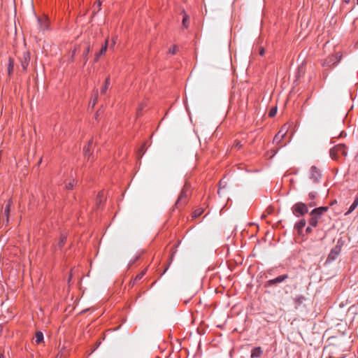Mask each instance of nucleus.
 Listing matches in <instances>:
<instances>
[{
  "label": "nucleus",
  "instance_id": "40",
  "mask_svg": "<svg viewBox=\"0 0 358 358\" xmlns=\"http://www.w3.org/2000/svg\"><path fill=\"white\" fill-rule=\"evenodd\" d=\"M343 134H344V131L342 130V131H340V133H339V134H338V137H342V136H343Z\"/></svg>",
  "mask_w": 358,
  "mask_h": 358
},
{
  "label": "nucleus",
  "instance_id": "8",
  "mask_svg": "<svg viewBox=\"0 0 358 358\" xmlns=\"http://www.w3.org/2000/svg\"><path fill=\"white\" fill-rule=\"evenodd\" d=\"M21 66L23 71H26L30 61V54L29 52H24L20 59Z\"/></svg>",
  "mask_w": 358,
  "mask_h": 358
},
{
  "label": "nucleus",
  "instance_id": "42",
  "mask_svg": "<svg viewBox=\"0 0 358 358\" xmlns=\"http://www.w3.org/2000/svg\"><path fill=\"white\" fill-rule=\"evenodd\" d=\"M143 147H141V149L139 150V151L143 152Z\"/></svg>",
  "mask_w": 358,
  "mask_h": 358
},
{
  "label": "nucleus",
  "instance_id": "11",
  "mask_svg": "<svg viewBox=\"0 0 358 358\" xmlns=\"http://www.w3.org/2000/svg\"><path fill=\"white\" fill-rule=\"evenodd\" d=\"M12 205V201L10 199L8 200L7 204L4 207L3 212V217H6V222H8L9 220V214L10 210V206Z\"/></svg>",
  "mask_w": 358,
  "mask_h": 358
},
{
  "label": "nucleus",
  "instance_id": "20",
  "mask_svg": "<svg viewBox=\"0 0 358 358\" xmlns=\"http://www.w3.org/2000/svg\"><path fill=\"white\" fill-rule=\"evenodd\" d=\"M110 85V76L106 78L104 85L101 89V94H105Z\"/></svg>",
  "mask_w": 358,
  "mask_h": 358
},
{
  "label": "nucleus",
  "instance_id": "29",
  "mask_svg": "<svg viewBox=\"0 0 358 358\" xmlns=\"http://www.w3.org/2000/svg\"><path fill=\"white\" fill-rule=\"evenodd\" d=\"M97 98H98V91L97 90H96L94 91V99L93 100V101L92 102V106L94 107L96 103V101H97Z\"/></svg>",
  "mask_w": 358,
  "mask_h": 358
},
{
  "label": "nucleus",
  "instance_id": "44",
  "mask_svg": "<svg viewBox=\"0 0 358 358\" xmlns=\"http://www.w3.org/2000/svg\"><path fill=\"white\" fill-rule=\"evenodd\" d=\"M0 358H4L3 356H0Z\"/></svg>",
  "mask_w": 358,
  "mask_h": 358
},
{
  "label": "nucleus",
  "instance_id": "1",
  "mask_svg": "<svg viewBox=\"0 0 358 358\" xmlns=\"http://www.w3.org/2000/svg\"><path fill=\"white\" fill-rule=\"evenodd\" d=\"M190 194L191 185L189 182H186L175 203V208L180 209L184 207L187 204Z\"/></svg>",
  "mask_w": 358,
  "mask_h": 358
},
{
  "label": "nucleus",
  "instance_id": "19",
  "mask_svg": "<svg viewBox=\"0 0 358 358\" xmlns=\"http://www.w3.org/2000/svg\"><path fill=\"white\" fill-rule=\"evenodd\" d=\"M182 14L183 15V17H182V26L184 28H187L189 27V17L188 15L186 14V13L185 12V10H182Z\"/></svg>",
  "mask_w": 358,
  "mask_h": 358
},
{
  "label": "nucleus",
  "instance_id": "12",
  "mask_svg": "<svg viewBox=\"0 0 358 358\" xmlns=\"http://www.w3.org/2000/svg\"><path fill=\"white\" fill-rule=\"evenodd\" d=\"M37 20H38V23L39 29L41 31H45V30L48 29V20L46 18L38 17Z\"/></svg>",
  "mask_w": 358,
  "mask_h": 358
},
{
  "label": "nucleus",
  "instance_id": "34",
  "mask_svg": "<svg viewBox=\"0 0 358 358\" xmlns=\"http://www.w3.org/2000/svg\"><path fill=\"white\" fill-rule=\"evenodd\" d=\"M234 147L237 149H239L242 147V145L240 141H238L235 143Z\"/></svg>",
  "mask_w": 358,
  "mask_h": 358
},
{
  "label": "nucleus",
  "instance_id": "33",
  "mask_svg": "<svg viewBox=\"0 0 358 358\" xmlns=\"http://www.w3.org/2000/svg\"><path fill=\"white\" fill-rule=\"evenodd\" d=\"M176 46H173L171 49L169 50V53L174 55L176 52Z\"/></svg>",
  "mask_w": 358,
  "mask_h": 358
},
{
  "label": "nucleus",
  "instance_id": "36",
  "mask_svg": "<svg viewBox=\"0 0 358 358\" xmlns=\"http://www.w3.org/2000/svg\"><path fill=\"white\" fill-rule=\"evenodd\" d=\"M312 227L310 225L306 229V232L310 234L312 231Z\"/></svg>",
  "mask_w": 358,
  "mask_h": 358
},
{
  "label": "nucleus",
  "instance_id": "6",
  "mask_svg": "<svg viewBox=\"0 0 358 358\" xmlns=\"http://www.w3.org/2000/svg\"><path fill=\"white\" fill-rule=\"evenodd\" d=\"M289 129V126L287 124H284L278 133L273 138V142L276 143H280L281 141L284 138L285 136L286 135L287 131Z\"/></svg>",
  "mask_w": 358,
  "mask_h": 358
},
{
  "label": "nucleus",
  "instance_id": "17",
  "mask_svg": "<svg viewBox=\"0 0 358 358\" xmlns=\"http://www.w3.org/2000/svg\"><path fill=\"white\" fill-rule=\"evenodd\" d=\"M306 224V221L304 219L301 220L299 222L296 223L294 228L298 231V232H301V231L303 229V227Z\"/></svg>",
  "mask_w": 358,
  "mask_h": 358
},
{
  "label": "nucleus",
  "instance_id": "4",
  "mask_svg": "<svg viewBox=\"0 0 358 358\" xmlns=\"http://www.w3.org/2000/svg\"><path fill=\"white\" fill-rule=\"evenodd\" d=\"M292 210L293 214L296 217L302 216L306 214L308 211L307 205L302 202L295 203Z\"/></svg>",
  "mask_w": 358,
  "mask_h": 358
},
{
  "label": "nucleus",
  "instance_id": "16",
  "mask_svg": "<svg viewBox=\"0 0 358 358\" xmlns=\"http://www.w3.org/2000/svg\"><path fill=\"white\" fill-rule=\"evenodd\" d=\"M67 236L66 234H62L60 235L59 242L56 246L57 249H62V247L64 245L66 241Z\"/></svg>",
  "mask_w": 358,
  "mask_h": 358
},
{
  "label": "nucleus",
  "instance_id": "39",
  "mask_svg": "<svg viewBox=\"0 0 358 358\" xmlns=\"http://www.w3.org/2000/svg\"><path fill=\"white\" fill-rule=\"evenodd\" d=\"M115 44V39H113V41L111 43V45H110V48H113Z\"/></svg>",
  "mask_w": 358,
  "mask_h": 358
},
{
  "label": "nucleus",
  "instance_id": "5",
  "mask_svg": "<svg viewBox=\"0 0 358 358\" xmlns=\"http://www.w3.org/2000/svg\"><path fill=\"white\" fill-rule=\"evenodd\" d=\"M322 177L321 171L315 166H312L310 169V179L314 183H318Z\"/></svg>",
  "mask_w": 358,
  "mask_h": 358
},
{
  "label": "nucleus",
  "instance_id": "15",
  "mask_svg": "<svg viewBox=\"0 0 358 358\" xmlns=\"http://www.w3.org/2000/svg\"><path fill=\"white\" fill-rule=\"evenodd\" d=\"M146 273V269L143 270L141 273H139L136 276L131 280L129 283L131 287H133L138 280H140L144 275Z\"/></svg>",
  "mask_w": 358,
  "mask_h": 358
},
{
  "label": "nucleus",
  "instance_id": "43",
  "mask_svg": "<svg viewBox=\"0 0 358 358\" xmlns=\"http://www.w3.org/2000/svg\"><path fill=\"white\" fill-rule=\"evenodd\" d=\"M343 120L341 122L340 124L342 125L343 124Z\"/></svg>",
  "mask_w": 358,
  "mask_h": 358
},
{
  "label": "nucleus",
  "instance_id": "31",
  "mask_svg": "<svg viewBox=\"0 0 358 358\" xmlns=\"http://www.w3.org/2000/svg\"><path fill=\"white\" fill-rule=\"evenodd\" d=\"M73 186H74V180H73L72 182H69L68 184L66 185V187L68 189H73Z\"/></svg>",
  "mask_w": 358,
  "mask_h": 358
},
{
  "label": "nucleus",
  "instance_id": "25",
  "mask_svg": "<svg viewBox=\"0 0 358 358\" xmlns=\"http://www.w3.org/2000/svg\"><path fill=\"white\" fill-rule=\"evenodd\" d=\"M305 297L302 295L298 296L294 299V303L296 306H299L305 301Z\"/></svg>",
  "mask_w": 358,
  "mask_h": 358
},
{
  "label": "nucleus",
  "instance_id": "13",
  "mask_svg": "<svg viewBox=\"0 0 358 358\" xmlns=\"http://www.w3.org/2000/svg\"><path fill=\"white\" fill-rule=\"evenodd\" d=\"M263 351L260 347L254 348L251 351V358H257L261 357Z\"/></svg>",
  "mask_w": 358,
  "mask_h": 358
},
{
  "label": "nucleus",
  "instance_id": "18",
  "mask_svg": "<svg viewBox=\"0 0 358 358\" xmlns=\"http://www.w3.org/2000/svg\"><path fill=\"white\" fill-rule=\"evenodd\" d=\"M317 197V193L315 192H310L308 194V199L311 201L308 203L309 206L313 207L316 206L315 202L314 201V199Z\"/></svg>",
  "mask_w": 358,
  "mask_h": 358
},
{
  "label": "nucleus",
  "instance_id": "26",
  "mask_svg": "<svg viewBox=\"0 0 358 358\" xmlns=\"http://www.w3.org/2000/svg\"><path fill=\"white\" fill-rule=\"evenodd\" d=\"M226 186H227V182L224 181V179H222L219 183V189L217 191V194H220L222 189L225 188Z\"/></svg>",
  "mask_w": 358,
  "mask_h": 358
},
{
  "label": "nucleus",
  "instance_id": "9",
  "mask_svg": "<svg viewBox=\"0 0 358 358\" xmlns=\"http://www.w3.org/2000/svg\"><path fill=\"white\" fill-rule=\"evenodd\" d=\"M341 56L338 54L335 55H331L329 58H327L324 64V65H327L328 66H335L336 65L339 61L341 60Z\"/></svg>",
  "mask_w": 358,
  "mask_h": 358
},
{
  "label": "nucleus",
  "instance_id": "38",
  "mask_svg": "<svg viewBox=\"0 0 358 358\" xmlns=\"http://www.w3.org/2000/svg\"><path fill=\"white\" fill-rule=\"evenodd\" d=\"M264 53H265V50H264L263 48H262L260 49V50H259V55H260L261 56H263V55H264Z\"/></svg>",
  "mask_w": 358,
  "mask_h": 358
},
{
  "label": "nucleus",
  "instance_id": "35",
  "mask_svg": "<svg viewBox=\"0 0 358 358\" xmlns=\"http://www.w3.org/2000/svg\"><path fill=\"white\" fill-rule=\"evenodd\" d=\"M101 55H99V53L97 52L95 56H94V62H97L99 59V57H101Z\"/></svg>",
  "mask_w": 358,
  "mask_h": 358
},
{
  "label": "nucleus",
  "instance_id": "32",
  "mask_svg": "<svg viewBox=\"0 0 358 358\" xmlns=\"http://www.w3.org/2000/svg\"><path fill=\"white\" fill-rule=\"evenodd\" d=\"M90 51V45H88V46L86 48V49H85V50L84 51V52H83V57H87V55L89 54Z\"/></svg>",
  "mask_w": 358,
  "mask_h": 358
},
{
  "label": "nucleus",
  "instance_id": "21",
  "mask_svg": "<svg viewBox=\"0 0 358 358\" xmlns=\"http://www.w3.org/2000/svg\"><path fill=\"white\" fill-rule=\"evenodd\" d=\"M43 334L41 331H37L35 334L34 341L36 344H39L43 341Z\"/></svg>",
  "mask_w": 358,
  "mask_h": 358
},
{
  "label": "nucleus",
  "instance_id": "10",
  "mask_svg": "<svg viewBox=\"0 0 358 358\" xmlns=\"http://www.w3.org/2000/svg\"><path fill=\"white\" fill-rule=\"evenodd\" d=\"M287 278H288V275H287V274L279 275L274 279H271V280H269L268 281H267L266 285L268 286H273L277 283L283 282L284 280H285Z\"/></svg>",
  "mask_w": 358,
  "mask_h": 358
},
{
  "label": "nucleus",
  "instance_id": "22",
  "mask_svg": "<svg viewBox=\"0 0 358 358\" xmlns=\"http://www.w3.org/2000/svg\"><path fill=\"white\" fill-rule=\"evenodd\" d=\"M14 69V59L12 57H9L8 59V75H11Z\"/></svg>",
  "mask_w": 358,
  "mask_h": 358
},
{
  "label": "nucleus",
  "instance_id": "24",
  "mask_svg": "<svg viewBox=\"0 0 358 358\" xmlns=\"http://www.w3.org/2000/svg\"><path fill=\"white\" fill-rule=\"evenodd\" d=\"M108 39L107 38L105 41L104 45L101 47V48L99 51V52H98L99 55H103L106 53V52L107 50V48H108Z\"/></svg>",
  "mask_w": 358,
  "mask_h": 358
},
{
  "label": "nucleus",
  "instance_id": "14",
  "mask_svg": "<svg viewBox=\"0 0 358 358\" xmlns=\"http://www.w3.org/2000/svg\"><path fill=\"white\" fill-rule=\"evenodd\" d=\"M357 206H358V194L356 195V196H355V198L354 199L353 203H352V205L350 206V207L349 208L348 211H346L345 213V215H348L350 213H351L352 211H354L356 209V208Z\"/></svg>",
  "mask_w": 358,
  "mask_h": 358
},
{
  "label": "nucleus",
  "instance_id": "3",
  "mask_svg": "<svg viewBox=\"0 0 358 358\" xmlns=\"http://www.w3.org/2000/svg\"><path fill=\"white\" fill-rule=\"evenodd\" d=\"M332 159L339 160L347 155L346 148L344 144H338L333 147L329 151Z\"/></svg>",
  "mask_w": 358,
  "mask_h": 358
},
{
  "label": "nucleus",
  "instance_id": "28",
  "mask_svg": "<svg viewBox=\"0 0 358 358\" xmlns=\"http://www.w3.org/2000/svg\"><path fill=\"white\" fill-rule=\"evenodd\" d=\"M277 113V107H273L269 113H268V116L272 117H274Z\"/></svg>",
  "mask_w": 358,
  "mask_h": 358
},
{
  "label": "nucleus",
  "instance_id": "37",
  "mask_svg": "<svg viewBox=\"0 0 358 358\" xmlns=\"http://www.w3.org/2000/svg\"><path fill=\"white\" fill-rule=\"evenodd\" d=\"M103 193L102 192H101L98 194L97 199H100L99 201H101V198H103Z\"/></svg>",
  "mask_w": 358,
  "mask_h": 358
},
{
  "label": "nucleus",
  "instance_id": "23",
  "mask_svg": "<svg viewBox=\"0 0 358 358\" xmlns=\"http://www.w3.org/2000/svg\"><path fill=\"white\" fill-rule=\"evenodd\" d=\"M92 145V140H90L88 143V145L87 147L84 148V154H85V156L87 157L88 156V158L90 157V149H91V147Z\"/></svg>",
  "mask_w": 358,
  "mask_h": 358
},
{
  "label": "nucleus",
  "instance_id": "27",
  "mask_svg": "<svg viewBox=\"0 0 358 358\" xmlns=\"http://www.w3.org/2000/svg\"><path fill=\"white\" fill-rule=\"evenodd\" d=\"M203 213V208H198L193 212L192 217H198Z\"/></svg>",
  "mask_w": 358,
  "mask_h": 358
},
{
  "label": "nucleus",
  "instance_id": "2",
  "mask_svg": "<svg viewBox=\"0 0 358 358\" xmlns=\"http://www.w3.org/2000/svg\"><path fill=\"white\" fill-rule=\"evenodd\" d=\"M329 210L327 206H322L313 209L310 213L309 224L311 227H316L322 215Z\"/></svg>",
  "mask_w": 358,
  "mask_h": 358
},
{
  "label": "nucleus",
  "instance_id": "41",
  "mask_svg": "<svg viewBox=\"0 0 358 358\" xmlns=\"http://www.w3.org/2000/svg\"><path fill=\"white\" fill-rule=\"evenodd\" d=\"M343 1H344L345 3H348L350 1V0H343Z\"/></svg>",
  "mask_w": 358,
  "mask_h": 358
},
{
  "label": "nucleus",
  "instance_id": "30",
  "mask_svg": "<svg viewBox=\"0 0 358 358\" xmlns=\"http://www.w3.org/2000/svg\"><path fill=\"white\" fill-rule=\"evenodd\" d=\"M101 5V2H100L99 1H97L96 3H95L94 4V6H93V7H94V12L95 11V10H96V9H97L98 10H100Z\"/></svg>",
  "mask_w": 358,
  "mask_h": 358
},
{
  "label": "nucleus",
  "instance_id": "7",
  "mask_svg": "<svg viewBox=\"0 0 358 358\" xmlns=\"http://www.w3.org/2000/svg\"><path fill=\"white\" fill-rule=\"evenodd\" d=\"M341 251V247L340 245H335L329 252L327 259V262H331L334 261L338 256L339 255L340 252Z\"/></svg>",
  "mask_w": 358,
  "mask_h": 358
}]
</instances>
